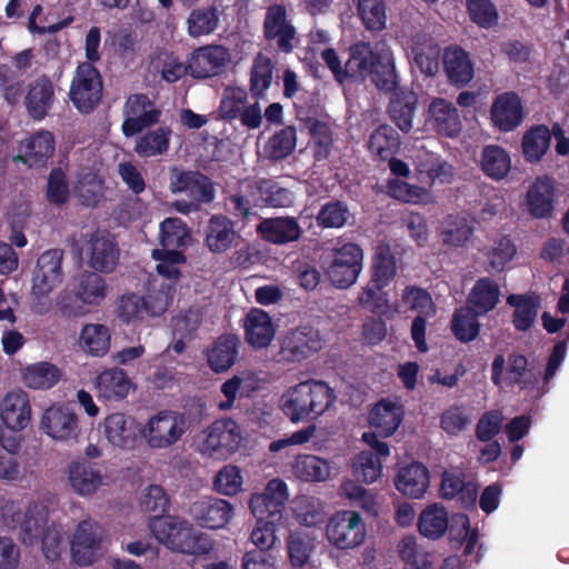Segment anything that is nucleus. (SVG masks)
Segmentation results:
<instances>
[{
  "instance_id": "nucleus-1",
  "label": "nucleus",
  "mask_w": 569,
  "mask_h": 569,
  "mask_svg": "<svg viewBox=\"0 0 569 569\" xmlns=\"http://www.w3.org/2000/svg\"><path fill=\"white\" fill-rule=\"evenodd\" d=\"M53 500L49 496H38L28 501L23 515L12 519L19 526V536L24 545H33L39 538L44 561L52 568H59L66 555V530L52 523L44 527Z\"/></svg>"
},
{
  "instance_id": "nucleus-2",
  "label": "nucleus",
  "mask_w": 569,
  "mask_h": 569,
  "mask_svg": "<svg viewBox=\"0 0 569 569\" xmlns=\"http://www.w3.org/2000/svg\"><path fill=\"white\" fill-rule=\"evenodd\" d=\"M348 78L370 80L379 90L392 91L398 84L396 60L385 43L373 49L369 42L359 41L349 48Z\"/></svg>"
},
{
  "instance_id": "nucleus-3",
  "label": "nucleus",
  "mask_w": 569,
  "mask_h": 569,
  "mask_svg": "<svg viewBox=\"0 0 569 569\" xmlns=\"http://www.w3.org/2000/svg\"><path fill=\"white\" fill-rule=\"evenodd\" d=\"M148 527L159 543L173 551L200 556L213 548V541L207 533L180 517L156 515L149 518Z\"/></svg>"
},
{
  "instance_id": "nucleus-4",
  "label": "nucleus",
  "mask_w": 569,
  "mask_h": 569,
  "mask_svg": "<svg viewBox=\"0 0 569 569\" xmlns=\"http://www.w3.org/2000/svg\"><path fill=\"white\" fill-rule=\"evenodd\" d=\"M107 296L106 280L96 272L83 271L71 278L56 306L63 316L78 318L102 305Z\"/></svg>"
},
{
  "instance_id": "nucleus-5",
  "label": "nucleus",
  "mask_w": 569,
  "mask_h": 569,
  "mask_svg": "<svg viewBox=\"0 0 569 569\" xmlns=\"http://www.w3.org/2000/svg\"><path fill=\"white\" fill-rule=\"evenodd\" d=\"M333 402L332 390L322 381L309 380L289 388L281 397L280 407L293 422L313 419Z\"/></svg>"
},
{
  "instance_id": "nucleus-6",
  "label": "nucleus",
  "mask_w": 569,
  "mask_h": 569,
  "mask_svg": "<svg viewBox=\"0 0 569 569\" xmlns=\"http://www.w3.org/2000/svg\"><path fill=\"white\" fill-rule=\"evenodd\" d=\"M63 252L61 250H47L37 260L32 272L30 289V307L34 313L46 315L52 309L50 298L63 280Z\"/></svg>"
},
{
  "instance_id": "nucleus-7",
  "label": "nucleus",
  "mask_w": 569,
  "mask_h": 569,
  "mask_svg": "<svg viewBox=\"0 0 569 569\" xmlns=\"http://www.w3.org/2000/svg\"><path fill=\"white\" fill-rule=\"evenodd\" d=\"M189 240V232L180 219L168 218L160 224V243L163 249L152 251V258L158 262L159 276L168 279L180 278V267L184 263V257L178 249L184 248Z\"/></svg>"
},
{
  "instance_id": "nucleus-8",
  "label": "nucleus",
  "mask_w": 569,
  "mask_h": 569,
  "mask_svg": "<svg viewBox=\"0 0 569 569\" xmlns=\"http://www.w3.org/2000/svg\"><path fill=\"white\" fill-rule=\"evenodd\" d=\"M188 430L183 413L176 410H159L141 426V438L152 450H167L180 442Z\"/></svg>"
},
{
  "instance_id": "nucleus-9",
  "label": "nucleus",
  "mask_w": 569,
  "mask_h": 569,
  "mask_svg": "<svg viewBox=\"0 0 569 569\" xmlns=\"http://www.w3.org/2000/svg\"><path fill=\"white\" fill-rule=\"evenodd\" d=\"M242 441L243 428L231 418H221L201 431L198 449L203 456L224 460L240 448Z\"/></svg>"
},
{
  "instance_id": "nucleus-10",
  "label": "nucleus",
  "mask_w": 569,
  "mask_h": 569,
  "mask_svg": "<svg viewBox=\"0 0 569 569\" xmlns=\"http://www.w3.org/2000/svg\"><path fill=\"white\" fill-rule=\"evenodd\" d=\"M402 406L390 400L379 401L370 412L369 423L371 431L362 435V440L376 451L377 455L389 456V447L380 437L391 436L402 420Z\"/></svg>"
},
{
  "instance_id": "nucleus-11",
  "label": "nucleus",
  "mask_w": 569,
  "mask_h": 569,
  "mask_svg": "<svg viewBox=\"0 0 569 569\" xmlns=\"http://www.w3.org/2000/svg\"><path fill=\"white\" fill-rule=\"evenodd\" d=\"M39 428L56 443L78 442L81 435L78 413L72 407L61 402L52 403L43 410Z\"/></svg>"
},
{
  "instance_id": "nucleus-12",
  "label": "nucleus",
  "mask_w": 569,
  "mask_h": 569,
  "mask_svg": "<svg viewBox=\"0 0 569 569\" xmlns=\"http://www.w3.org/2000/svg\"><path fill=\"white\" fill-rule=\"evenodd\" d=\"M363 253L359 246L345 243L328 254L326 273L333 286L346 289L352 286L362 270Z\"/></svg>"
},
{
  "instance_id": "nucleus-13",
  "label": "nucleus",
  "mask_w": 569,
  "mask_h": 569,
  "mask_svg": "<svg viewBox=\"0 0 569 569\" xmlns=\"http://www.w3.org/2000/svg\"><path fill=\"white\" fill-rule=\"evenodd\" d=\"M326 537L339 550H350L362 545L366 526L360 513L342 510L332 515L326 526Z\"/></svg>"
},
{
  "instance_id": "nucleus-14",
  "label": "nucleus",
  "mask_w": 569,
  "mask_h": 569,
  "mask_svg": "<svg viewBox=\"0 0 569 569\" xmlns=\"http://www.w3.org/2000/svg\"><path fill=\"white\" fill-rule=\"evenodd\" d=\"M102 79L99 71L83 62L78 66L70 86V99L73 106L83 113L92 111L102 98Z\"/></svg>"
},
{
  "instance_id": "nucleus-15",
  "label": "nucleus",
  "mask_w": 569,
  "mask_h": 569,
  "mask_svg": "<svg viewBox=\"0 0 569 569\" xmlns=\"http://www.w3.org/2000/svg\"><path fill=\"white\" fill-rule=\"evenodd\" d=\"M102 532L99 525L86 519L74 528L70 538V557L78 567H91L101 557Z\"/></svg>"
},
{
  "instance_id": "nucleus-16",
  "label": "nucleus",
  "mask_w": 569,
  "mask_h": 569,
  "mask_svg": "<svg viewBox=\"0 0 569 569\" xmlns=\"http://www.w3.org/2000/svg\"><path fill=\"white\" fill-rule=\"evenodd\" d=\"M101 430L106 441L119 450L134 449L141 437L140 423L123 412H112L104 417Z\"/></svg>"
},
{
  "instance_id": "nucleus-17",
  "label": "nucleus",
  "mask_w": 569,
  "mask_h": 569,
  "mask_svg": "<svg viewBox=\"0 0 569 569\" xmlns=\"http://www.w3.org/2000/svg\"><path fill=\"white\" fill-rule=\"evenodd\" d=\"M288 499L287 483L279 478L271 479L261 493L251 496V513L253 517H267L273 521H280Z\"/></svg>"
},
{
  "instance_id": "nucleus-18",
  "label": "nucleus",
  "mask_w": 569,
  "mask_h": 569,
  "mask_svg": "<svg viewBox=\"0 0 569 569\" xmlns=\"http://www.w3.org/2000/svg\"><path fill=\"white\" fill-rule=\"evenodd\" d=\"M81 250L90 267L96 270L110 272L117 266L118 251L114 240L110 233L104 230H97L90 233Z\"/></svg>"
},
{
  "instance_id": "nucleus-19",
  "label": "nucleus",
  "mask_w": 569,
  "mask_h": 569,
  "mask_svg": "<svg viewBox=\"0 0 569 569\" xmlns=\"http://www.w3.org/2000/svg\"><path fill=\"white\" fill-rule=\"evenodd\" d=\"M122 132L126 137L134 136L159 121L160 111L144 94L137 93L128 98L123 108Z\"/></svg>"
},
{
  "instance_id": "nucleus-20",
  "label": "nucleus",
  "mask_w": 569,
  "mask_h": 569,
  "mask_svg": "<svg viewBox=\"0 0 569 569\" xmlns=\"http://www.w3.org/2000/svg\"><path fill=\"white\" fill-rule=\"evenodd\" d=\"M322 348V339L318 330L301 327L290 331L281 346L282 359L300 362Z\"/></svg>"
},
{
  "instance_id": "nucleus-21",
  "label": "nucleus",
  "mask_w": 569,
  "mask_h": 569,
  "mask_svg": "<svg viewBox=\"0 0 569 569\" xmlns=\"http://www.w3.org/2000/svg\"><path fill=\"white\" fill-rule=\"evenodd\" d=\"M66 472L70 490L82 498L93 497L107 483L100 469L83 461H72Z\"/></svg>"
},
{
  "instance_id": "nucleus-22",
  "label": "nucleus",
  "mask_w": 569,
  "mask_h": 569,
  "mask_svg": "<svg viewBox=\"0 0 569 569\" xmlns=\"http://www.w3.org/2000/svg\"><path fill=\"white\" fill-rule=\"evenodd\" d=\"M190 513L199 526L218 530L230 522L232 507L223 499L208 497L193 502L190 507Z\"/></svg>"
},
{
  "instance_id": "nucleus-23",
  "label": "nucleus",
  "mask_w": 569,
  "mask_h": 569,
  "mask_svg": "<svg viewBox=\"0 0 569 569\" xmlns=\"http://www.w3.org/2000/svg\"><path fill=\"white\" fill-rule=\"evenodd\" d=\"M31 403L26 391H9L0 401V419L3 425L14 431L26 429L31 421Z\"/></svg>"
},
{
  "instance_id": "nucleus-24",
  "label": "nucleus",
  "mask_w": 569,
  "mask_h": 569,
  "mask_svg": "<svg viewBox=\"0 0 569 569\" xmlns=\"http://www.w3.org/2000/svg\"><path fill=\"white\" fill-rule=\"evenodd\" d=\"M97 396L101 400L119 402L134 389V383L127 372L120 368L101 371L94 380Z\"/></svg>"
},
{
  "instance_id": "nucleus-25",
  "label": "nucleus",
  "mask_w": 569,
  "mask_h": 569,
  "mask_svg": "<svg viewBox=\"0 0 569 569\" xmlns=\"http://www.w3.org/2000/svg\"><path fill=\"white\" fill-rule=\"evenodd\" d=\"M263 29L267 39H277L278 48L282 52L289 53L293 50L296 29L287 20V12L283 6L273 4L268 8Z\"/></svg>"
},
{
  "instance_id": "nucleus-26",
  "label": "nucleus",
  "mask_w": 569,
  "mask_h": 569,
  "mask_svg": "<svg viewBox=\"0 0 569 569\" xmlns=\"http://www.w3.org/2000/svg\"><path fill=\"white\" fill-rule=\"evenodd\" d=\"M54 138L49 131H39L20 142L19 160L29 167H42L54 153Z\"/></svg>"
},
{
  "instance_id": "nucleus-27",
  "label": "nucleus",
  "mask_w": 569,
  "mask_h": 569,
  "mask_svg": "<svg viewBox=\"0 0 569 569\" xmlns=\"http://www.w3.org/2000/svg\"><path fill=\"white\" fill-rule=\"evenodd\" d=\"M555 183L549 178H538L526 194L527 211L535 218H549L553 211Z\"/></svg>"
},
{
  "instance_id": "nucleus-28",
  "label": "nucleus",
  "mask_w": 569,
  "mask_h": 569,
  "mask_svg": "<svg viewBox=\"0 0 569 569\" xmlns=\"http://www.w3.org/2000/svg\"><path fill=\"white\" fill-rule=\"evenodd\" d=\"M229 59L227 50L220 46H209L196 50L189 63L191 73L197 78L214 76Z\"/></svg>"
},
{
  "instance_id": "nucleus-29",
  "label": "nucleus",
  "mask_w": 569,
  "mask_h": 569,
  "mask_svg": "<svg viewBox=\"0 0 569 569\" xmlns=\"http://www.w3.org/2000/svg\"><path fill=\"white\" fill-rule=\"evenodd\" d=\"M257 232L266 241L284 244L297 241L301 236L299 223L290 217L270 218L262 220L257 226Z\"/></svg>"
},
{
  "instance_id": "nucleus-30",
  "label": "nucleus",
  "mask_w": 569,
  "mask_h": 569,
  "mask_svg": "<svg viewBox=\"0 0 569 569\" xmlns=\"http://www.w3.org/2000/svg\"><path fill=\"white\" fill-rule=\"evenodd\" d=\"M491 119L502 131H510L522 120V107L520 99L512 92H506L497 97L491 107Z\"/></svg>"
},
{
  "instance_id": "nucleus-31",
  "label": "nucleus",
  "mask_w": 569,
  "mask_h": 569,
  "mask_svg": "<svg viewBox=\"0 0 569 569\" xmlns=\"http://www.w3.org/2000/svg\"><path fill=\"white\" fill-rule=\"evenodd\" d=\"M20 377L21 382L29 389L48 390L59 382L61 371L51 362L39 361L24 366Z\"/></svg>"
},
{
  "instance_id": "nucleus-32",
  "label": "nucleus",
  "mask_w": 569,
  "mask_h": 569,
  "mask_svg": "<svg viewBox=\"0 0 569 569\" xmlns=\"http://www.w3.org/2000/svg\"><path fill=\"white\" fill-rule=\"evenodd\" d=\"M78 346L84 353L92 357L107 355L111 346L110 329L102 323L83 325L79 333Z\"/></svg>"
},
{
  "instance_id": "nucleus-33",
  "label": "nucleus",
  "mask_w": 569,
  "mask_h": 569,
  "mask_svg": "<svg viewBox=\"0 0 569 569\" xmlns=\"http://www.w3.org/2000/svg\"><path fill=\"white\" fill-rule=\"evenodd\" d=\"M430 120L438 132L456 137L461 131L458 110L445 99H435L429 106Z\"/></svg>"
},
{
  "instance_id": "nucleus-34",
  "label": "nucleus",
  "mask_w": 569,
  "mask_h": 569,
  "mask_svg": "<svg viewBox=\"0 0 569 569\" xmlns=\"http://www.w3.org/2000/svg\"><path fill=\"white\" fill-rule=\"evenodd\" d=\"M410 50L416 66L426 76H435L439 70L440 49L430 38L417 34L411 39Z\"/></svg>"
},
{
  "instance_id": "nucleus-35",
  "label": "nucleus",
  "mask_w": 569,
  "mask_h": 569,
  "mask_svg": "<svg viewBox=\"0 0 569 569\" xmlns=\"http://www.w3.org/2000/svg\"><path fill=\"white\" fill-rule=\"evenodd\" d=\"M54 90L48 78H39L29 84L26 106L34 119H42L51 108Z\"/></svg>"
},
{
  "instance_id": "nucleus-36",
  "label": "nucleus",
  "mask_w": 569,
  "mask_h": 569,
  "mask_svg": "<svg viewBox=\"0 0 569 569\" xmlns=\"http://www.w3.org/2000/svg\"><path fill=\"white\" fill-rule=\"evenodd\" d=\"M429 477L427 469L421 463H411L400 469L396 487L406 496L420 498L427 490Z\"/></svg>"
},
{
  "instance_id": "nucleus-37",
  "label": "nucleus",
  "mask_w": 569,
  "mask_h": 569,
  "mask_svg": "<svg viewBox=\"0 0 569 569\" xmlns=\"http://www.w3.org/2000/svg\"><path fill=\"white\" fill-rule=\"evenodd\" d=\"M117 318L128 326H137L151 317L146 299L134 292L121 295L116 303Z\"/></svg>"
},
{
  "instance_id": "nucleus-38",
  "label": "nucleus",
  "mask_w": 569,
  "mask_h": 569,
  "mask_svg": "<svg viewBox=\"0 0 569 569\" xmlns=\"http://www.w3.org/2000/svg\"><path fill=\"white\" fill-rule=\"evenodd\" d=\"M238 355V339L233 336L220 337L207 352L209 367L216 373L230 369Z\"/></svg>"
},
{
  "instance_id": "nucleus-39",
  "label": "nucleus",
  "mask_w": 569,
  "mask_h": 569,
  "mask_svg": "<svg viewBox=\"0 0 569 569\" xmlns=\"http://www.w3.org/2000/svg\"><path fill=\"white\" fill-rule=\"evenodd\" d=\"M443 66L450 82L466 84L473 78V67L468 53L460 48H449L443 54Z\"/></svg>"
},
{
  "instance_id": "nucleus-40",
  "label": "nucleus",
  "mask_w": 569,
  "mask_h": 569,
  "mask_svg": "<svg viewBox=\"0 0 569 569\" xmlns=\"http://www.w3.org/2000/svg\"><path fill=\"white\" fill-rule=\"evenodd\" d=\"M331 472V462L313 455L298 456L293 463V473L305 481H326Z\"/></svg>"
},
{
  "instance_id": "nucleus-41",
  "label": "nucleus",
  "mask_w": 569,
  "mask_h": 569,
  "mask_svg": "<svg viewBox=\"0 0 569 569\" xmlns=\"http://www.w3.org/2000/svg\"><path fill=\"white\" fill-rule=\"evenodd\" d=\"M160 277V282L154 280L151 283L146 299L151 317L162 315L171 305L177 292V281L179 279H168L164 276Z\"/></svg>"
},
{
  "instance_id": "nucleus-42",
  "label": "nucleus",
  "mask_w": 569,
  "mask_h": 569,
  "mask_svg": "<svg viewBox=\"0 0 569 569\" xmlns=\"http://www.w3.org/2000/svg\"><path fill=\"white\" fill-rule=\"evenodd\" d=\"M473 219L467 216H448L441 223L443 243L452 247L466 244L473 232Z\"/></svg>"
},
{
  "instance_id": "nucleus-43",
  "label": "nucleus",
  "mask_w": 569,
  "mask_h": 569,
  "mask_svg": "<svg viewBox=\"0 0 569 569\" xmlns=\"http://www.w3.org/2000/svg\"><path fill=\"white\" fill-rule=\"evenodd\" d=\"M499 298L498 284L489 278H481L472 288L468 301L476 313L483 315L497 306Z\"/></svg>"
},
{
  "instance_id": "nucleus-44",
  "label": "nucleus",
  "mask_w": 569,
  "mask_h": 569,
  "mask_svg": "<svg viewBox=\"0 0 569 569\" xmlns=\"http://www.w3.org/2000/svg\"><path fill=\"white\" fill-rule=\"evenodd\" d=\"M220 112L224 118H239L242 124L249 126L247 91L240 87H228L221 100Z\"/></svg>"
},
{
  "instance_id": "nucleus-45",
  "label": "nucleus",
  "mask_w": 569,
  "mask_h": 569,
  "mask_svg": "<svg viewBox=\"0 0 569 569\" xmlns=\"http://www.w3.org/2000/svg\"><path fill=\"white\" fill-rule=\"evenodd\" d=\"M170 138L171 130L169 128H157L137 138L134 151L143 158L164 154L169 149Z\"/></svg>"
},
{
  "instance_id": "nucleus-46",
  "label": "nucleus",
  "mask_w": 569,
  "mask_h": 569,
  "mask_svg": "<svg viewBox=\"0 0 569 569\" xmlns=\"http://www.w3.org/2000/svg\"><path fill=\"white\" fill-rule=\"evenodd\" d=\"M403 569H431L430 555L417 542L413 536L403 537L397 547Z\"/></svg>"
},
{
  "instance_id": "nucleus-47",
  "label": "nucleus",
  "mask_w": 569,
  "mask_h": 569,
  "mask_svg": "<svg viewBox=\"0 0 569 569\" xmlns=\"http://www.w3.org/2000/svg\"><path fill=\"white\" fill-rule=\"evenodd\" d=\"M418 528L420 533L429 539L440 538L448 528L446 509L438 503L427 507L419 516Z\"/></svg>"
},
{
  "instance_id": "nucleus-48",
  "label": "nucleus",
  "mask_w": 569,
  "mask_h": 569,
  "mask_svg": "<svg viewBox=\"0 0 569 569\" xmlns=\"http://www.w3.org/2000/svg\"><path fill=\"white\" fill-rule=\"evenodd\" d=\"M219 24V13L213 7L193 9L187 20V31L192 38H199L212 33Z\"/></svg>"
},
{
  "instance_id": "nucleus-49",
  "label": "nucleus",
  "mask_w": 569,
  "mask_h": 569,
  "mask_svg": "<svg viewBox=\"0 0 569 569\" xmlns=\"http://www.w3.org/2000/svg\"><path fill=\"white\" fill-rule=\"evenodd\" d=\"M481 167L483 172L495 180L507 177L511 168L509 154L498 146H487L482 150Z\"/></svg>"
},
{
  "instance_id": "nucleus-50",
  "label": "nucleus",
  "mask_w": 569,
  "mask_h": 569,
  "mask_svg": "<svg viewBox=\"0 0 569 569\" xmlns=\"http://www.w3.org/2000/svg\"><path fill=\"white\" fill-rule=\"evenodd\" d=\"M236 231L232 223L222 217H213L210 220L207 232V244L211 251L221 252L230 248L236 240Z\"/></svg>"
},
{
  "instance_id": "nucleus-51",
  "label": "nucleus",
  "mask_w": 569,
  "mask_h": 569,
  "mask_svg": "<svg viewBox=\"0 0 569 569\" xmlns=\"http://www.w3.org/2000/svg\"><path fill=\"white\" fill-rule=\"evenodd\" d=\"M276 327L268 312L251 309V348H267L273 340Z\"/></svg>"
},
{
  "instance_id": "nucleus-52",
  "label": "nucleus",
  "mask_w": 569,
  "mask_h": 569,
  "mask_svg": "<svg viewBox=\"0 0 569 569\" xmlns=\"http://www.w3.org/2000/svg\"><path fill=\"white\" fill-rule=\"evenodd\" d=\"M340 496L349 499L353 505L360 507L368 513L377 516L380 502L377 496L370 490L357 485L352 480H345L340 486Z\"/></svg>"
},
{
  "instance_id": "nucleus-53",
  "label": "nucleus",
  "mask_w": 569,
  "mask_h": 569,
  "mask_svg": "<svg viewBox=\"0 0 569 569\" xmlns=\"http://www.w3.org/2000/svg\"><path fill=\"white\" fill-rule=\"evenodd\" d=\"M399 136L387 124L377 128L369 140L370 151L381 159L391 157L399 148Z\"/></svg>"
},
{
  "instance_id": "nucleus-54",
  "label": "nucleus",
  "mask_w": 569,
  "mask_h": 569,
  "mask_svg": "<svg viewBox=\"0 0 569 569\" xmlns=\"http://www.w3.org/2000/svg\"><path fill=\"white\" fill-rule=\"evenodd\" d=\"M508 303L515 307V326L519 330H527L533 323L539 301L537 297L509 296Z\"/></svg>"
},
{
  "instance_id": "nucleus-55",
  "label": "nucleus",
  "mask_w": 569,
  "mask_h": 569,
  "mask_svg": "<svg viewBox=\"0 0 569 569\" xmlns=\"http://www.w3.org/2000/svg\"><path fill=\"white\" fill-rule=\"evenodd\" d=\"M382 288L383 287H378L377 283L371 281V283L361 289L357 300L361 307L390 318L396 315L399 309L398 307L389 306L385 296L379 293Z\"/></svg>"
},
{
  "instance_id": "nucleus-56",
  "label": "nucleus",
  "mask_w": 569,
  "mask_h": 569,
  "mask_svg": "<svg viewBox=\"0 0 569 569\" xmlns=\"http://www.w3.org/2000/svg\"><path fill=\"white\" fill-rule=\"evenodd\" d=\"M357 9L369 31H381L386 27L387 13L382 0H358Z\"/></svg>"
},
{
  "instance_id": "nucleus-57",
  "label": "nucleus",
  "mask_w": 569,
  "mask_h": 569,
  "mask_svg": "<svg viewBox=\"0 0 569 569\" xmlns=\"http://www.w3.org/2000/svg\"><path fill=\"white\" fill-rule=\"evenodd\" d=\"M550 133L548 128L540 126L528 131L522 140L523 154L529 161L539 160L548 150Z\"/></svg>"
},
{
  "instance_id": "nucleus-58",
  "label": "nucleus",
  "mask_w": 569,
  "mask_h": 569,
  "mask_svg": "<svg viewBox=\"0 0 569 569\" xmlns=\"http://www.w3.org/2000/svg\"><path fill=\"white\" fill-rule=\"evenodd\" d=\"M296 147V130L287 127L272 136L263 147V156L270 159H282Z\"/></svg>"
},
{
  "instance_id": "nucleus-59",
  "label": "nucleus",
  "mask_w": 569,
  "mask_h": 569,
  "mask_svg": "<svg viewBox=\"0 0 569 569\" xmlns=\"http://www.w3.org/2000/svg\"><path fill=\"white\" fill-rule=\"evenodd\" d=\"M416 109V98L412 93H406L402 98L396 97L390 102V114L398 128L408 132L412 128V119Z\"/></svg>"
},
{
  "instance_id": "nucleus-60",
  "label": "nucleus",
  "mask_w": 569,
  "mask_h": 569,
  "mask_svg": "<svg viewBox=\"0 0 569 569\" xmlns=\"http://www.w3.org/2000/svg\"><path fill=\"white\" fill-rule=\"evenodd\" d=\"M388 192L392 198L406 203L431 202V194L427 189L410 184L399 179L389 181Z\"/></svg>"
},
{
  "instance_id": "nucleus-61",
  "label": "nucleus",
  "mask_w": 569,
  "mask_h": 569,
  "mask_svg": "<svg viewBox=\"0 0 569 569\" xmlns=\"http://www.w3.org/2000/svg\"><path fill=\"white\" fill-rule=\"evenodd\" d=\"M441 492L445 498H453L461 495L467 502L476 500L477 489L472 483H465L461 472H445L441 481Z\"/></svg>"
},
{
  "instance_id": "nucleus-62",
  "label": "nucleus",
  "mask_w": 569,
  "mask_h": 569,
  "mask_svg": "<svg viewBox=\"0 0 569 569\" xmlns=\"http://www.w3.org/2000/svg\"><path fill=\"white\" fill-rule=\"evenodd\" d=\"M470 19L482 29L498 26L499 12L491 0H467Z\"/></svg>"
},
{
  "instance_id": "nucleus-63",
  "label": "nucleus",
  "mask_w": 569,
  "mask_h": 569,
  "mask_svg": "<svg viewBox=\"0 0 569 569\" xmlns=\"http://www.w3.org/2000/svg\"><path fill=\"white\" fill-rule=\"evenodd\" d=\"M293 503V515L300 523L311 527L322 521L323 509L319 499L301 496Z\"/></svg>"
},
{
  "instance_id": "nucleus-64",
  "label": "nucleus",
  "mask_w": 569,
  "mask_h": 569,
  "mask_svg": "<svg viewBox=\"0 0 569 569\" xmlns=\"http://www.w3.org/2000/svg\"><path fill=\"white\" fill-rule=\"evenodd\" d=\"M478 315L470 307L460 308L456 311L452 320V330L460 341L468 342L478 336L479 325L476 320Z\"/></svg>"
}]
</instances>
